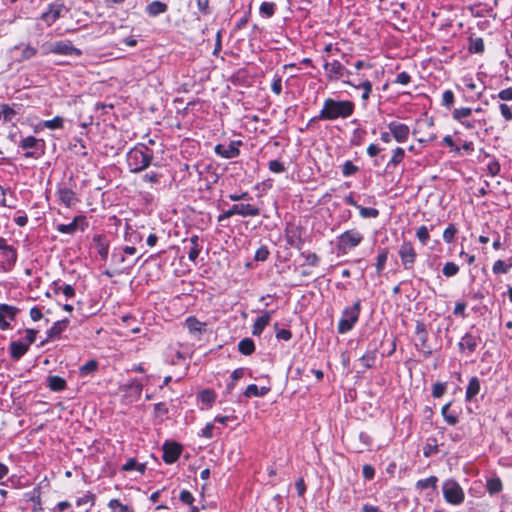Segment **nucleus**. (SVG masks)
I'll use <instances>...</instances> for the list:
<instances>
[{
  "label": "nucleus",
  "mask_w": 512,
  "mask_h": 512,
  "mask_svg": "<svg viewBox=\"0 0 512 512\" xmlns=\"http://www.w3.org/2000/svg\"><path fill=\"white\" fill-rule=\"evenodd\" d=\"M354 112V103L347 100H336L326 98L324 105L317 116L319 120H335L338 118H347Z\"/></svg>",
  "instance_id": "nucleus-1"
},
{
  "label": "nucleus",
  "mask_w": 512,
  "mask_h": 512,
  "mask_svg": "<svg viewBox=\"0 0 512 512\" xmlns=\"http://www.w3.org/2000/svg\"><path fill=\"white\" fill-rule=\"evenodd\" d=\"M154 158L153 151L145 143H139L126 156L130 172L140 173L145 170Z\"/></svg>",
  "instance_id": "nucleus-2"
},
{
  "label": "nucleus",
  "mask_w": 512,
  "mask_h": 512,
  "mask_svg": "<svg viewBox=\"0 0 512 512\" xmlns=\"http://www.w3.org/2000/svg\"><path fill=\"white\" fill-rule=\"evenodd\" d=\"M360 311H361V300L360 299L356 300L352 306L346 307L342 311V316H341L338 326H337L338 333L345 334V333L349 332L350 330H352V328L354 327V325L357 323V321L359 319Z\"/></svg>",
  "instance_id": "nucleus-3"
},
{
  "label": "nucleus",
  "mask_w": 512,
  "mask_h": 512,
  "mask_svg": "<svg viewBox=\"0 0 512 512\" xmlns=\"http://www.w3.org/2000/svg\"><path fill=\"white\" fill-rule=\"evenodd\" d=\"M18 146L25 151V158L39 159L45 154V141L34 136L22 138Z\"/></svg>",
  "instance_id": "nucleus-4"
},
{
  "label": "nucleus",
  "mask_w": 512,
  "mask_h": 512,
  "mask_svg": "<svg viewBox=\"0 0 512 512\" xmlns=\"http://www.w3.org/2000/svg\"><path fill=\"white\" fill-rule=\"evenodd\" d=\"M444 499L452 505H460L465 499V494L458 482L448 479L442 486Z\"/></svg>",
  "instance_id": "nucleus-5"
},
{
  "label": "nucleus",
  "mask_w": 512,
  "mask_h": 512,
  "mask_svg": "<svg viewBox=\"0 0 512 512\" xmlns=\"http://www.w3.org/2000/svg\"><path fill=\"white\" fill-rule=\"evenodd\" d=\"M363 240V235L355 230H347L338 236L337 250L346 254L351 249L357 247Z\"/></svg>",
  "instance_id": "nucleus-6"
},
{
  "label": "nucleus",
  "mask_w": 512,
  "mask_h": 512,
  "mask_svg": "<svg viewBox=\"0 0 512 512\" xmlns=\"http://www.w3.org/2000/svg\"><path fill=\"white\" fill-rule=\"evenodd\" d=\"M415 334L418 340V343L415 344L416 348L423 353L425 358H429L433 354V350L428 343V332L423 322L417 321Z\"/></svg>",
  "instance_id": "nucleus-7"
},
{
  "label": "nucleus",
  "mask_w": 512,
  "mask_h": 512,
  "mask_svg": "<svg viewBox=\"0 0 512 512\" xmlns=\"http://www.w3.org/2000/svg\"><path fill=\"white\" fill-rule=\"evenodd\" d=\"M68 12V8L61 2H54L49 5L48 9L41 14V19L51 26L60 17H63Z\"/></svg>",
  "instance_id": "nucleus-8"
},
{
  "label": "nucleus",
  "mask_w": 512,
  "mask_h": 512,
  "mask_svg": "<svg viewBox=\"0 0 512 512\" xmlns=\"http://www.w3.org/2000/svg\"><path fill=\"white\" fill-rule=\"evenodd\" d=\"M399 256L404 269L411 270L414 267L417 253L409 241H404L399 248Z\"/></svg>",
  "instance_id": "nucleus-9"
},
{
  "label": "nucleus",
  "mask_w": 512,
  "mask_h": 512,
  "mask_svg": "<svg viewBox=\"0 0 512 512\" xmlns=\"http://www.w3.org/2000/svg\"><path fill=\"white\" fill-rule=\"evenodd\" d=\"M481 342L482 339L480 335L474 334L472 331H469L464 334V336L458 343L459 351H468L469 354H472L476 351L477 347L481 344Z\"/></svg>",
  "instance_id": "nucleus-10"
},
{
  "label": "nucleus",
  "mask_w": 512,
  "mask_h": 512,
  "mask_svg": "<svg viewBox=\"0 0 512 512\" xmlns=\"http://www.w3.org/2000/svg\"><path fill=\"white\" fill-rule=\"evenodd\" d=\"M242 145V141L233 140L228 146L223 144H217L214 148L215 153L225 159L236 158L240 155L239 146Z\"/></svg>",
  "instance_id": "nucleus-11"
},
{
  "label": "nucleus",
  "mask_w": 512,
  "mask_h": 512,
  "mask_svg": "<svg viewBox=\"0 0 512 512\" xmlns=\"http://www.w3.org/2000/svg\"><path fill=\"white\" fill-rule=\"evenodd\" d=\"M88 227L86 217L83 215L76 216L69 224H58L56 230L64 234H74L78 229L84 231Z\"/></svg>",
  "instance_id": "nucleus-12"
},
{
  "label": "nucleus",
  "mask_w": 512,
  "mask_h": 512,
  "mask_svg": "<svg viewBox=\"0 0 512 512\" xmlns=\"http://www.w3.org/2000/svg\"><path fill=\"white\" fill-rule=\"evenodd\" d=\"M48 53L59 55H80V49L74 47L70 41H58L48 45Z\"/></svg>",
  "instance_id": "nucleus-13"
},
{
  "label": "nucleus",
  "mask_w": 512,
  "mask_h": 512,
  "mask_svg": "<svg viewBox=\"0 0 512 512\" xmlns=\"http://www.w3.org/2000/svg\"><path fill=\"white\" fill-rule=\"evenodd\" d=\"M182 452V446L176 442L166 441L163 444V460L167 464H172L177 461Z\"/></svg>",
  "instance_id": "nucleus-14"
},
{
  "label": "nucleus",
  "mask_w": 512,
  "mask_h": 512,
  "mask_svg": "<svg viewBox=\"0 0 512 512\" xmlns=\"http://www.w3.org/2000/svg\"><path fill=\"white\" fill-rule=\"evenodd\" d=\"M388 128L392 137L399 143L405 142L409 137L410 129L406 124L390 122Z\"/></svg>",
  "instance_id": "nucleus-15"
},
{
  "label": "nucleus",
  "mask_w": 512,
  "mask_h": 512,
  "mask_svg": "<svg viewBox=\"0 0 512 512\" xmlns=\"http://www.w3.org/2000/svg\"><path fill=\"white\" fill-rule=\"evenodd\" d=\"M286 242L293 248L301 250L304 244V240L301 237V231L299 227H293L286 229L285 233Z\"/></svg>",
  "instance_id": "nucleus-16"
},
{
  "label": "nucleus",
  "mask_w": 512,
  "mask_h": 512,
  "mask_svg": "<svg viewBox=\"0 0 512 512\" xmlns=\"http://www.w3.org/2000/svg\"><path fill=\"white\" fill-rule=\"evenodd\" d=\"M57 196L60 202L66 207H71L78 202L75 192L72 189L64 186L58 187Z\"/></svg>",
  "instance_id": "nucleus-17"
},
{
  "label": "nucleus",
  "mask_w": 512,
  "mask_h": 512,
  "mask_svg": "<svg viewBox=\"0 0 512 512\" xmlns=\"http://www.w3.org/2000/svg\"><path fill=\"white\" fill-rule=\"evenodd\" d=\"M231 210L234 215H240L243 217L247 216H257L260 214V209L256 206H253L251 204H233L231 206Z\"/></svg>",
  "instance_id": "nucleus-18"
},
{
  "label": "nucleus",
  "mask_w": 512,
  "mask_h": 512,
  "mask_svg": "<svg viewBox=\"0 0 512 512\" xmlns=\"http://www.w3.org/2000/svg\"><path fill=\"white\" fill-rule=\"evenodd\" d=\"M272 311H265L261 316L256 318L253 327L252 335L260 336L265 327L270 323Z\"/></svg>",
  "instance_id": "nucleus-19"
},
{
  "label": "nucleus",
  "mask_w": 512,
  "mask_h": 512,
  "mask_svg": "<svg viewBox=\"0 0 512 512\" xmlns=\"http://www.w3.org/2000/svg\"><path fill=\"white\" fill-rule=\"evenodd\" d=\"M28 350V344H25L23 341H12L9 345L10 357L14 361H18Z\"/></svg>",
  "instance_id": "nucleus-20"
},
{
  "label": "nucleus",
  "mask_w": 512,
  "mask_h": 512,
  "mask_svg": "<svg viewBox=\"0 0 512 512\" xmlns=\"http://www.w3.org/2000/svg\"><path fill=\"white\" fill-rule=\"evenodd\" d=\"M69 325V319L57 321L53 326L47 330V340L57 339L61 336L62 332L66 330Z\"/></svg>",
  "instance_id": "nucleus-21"
},
{
  "label": "nucleus",
  "mask_w": 512,
  "mask_h": 512,
  "mask_svg": "<svg viewBox=\"0 0 512 512\" xmlns=\"http://www.w3.org/2000/svg\"><path fill=\"white\" fill-rule=\"evenodd\" d=\"M93 242L96 245V249L101 259L106 261L109 253V243L106 240L104 235H95L93 237Z\"/></svg>",
  "instance_id": "nucleus-22"
},
{
  "label": "nucleus",
  "mask_w": 512,
  "mask_h": 512,
  "mask_svg": "<svg viewBox=\"0 0 512 512\" xmlns=\"http://www.w3.org/2000/svg\"><path fill=\"white\" fill-rule=\"evenodd\" d=\"M325 70L328 73L330 77L334 78H341L344 75L345 68L342 66V64L334 60L332 62H328L325 64Z\"/></svg>",
  "instance_id": "nucleus-23"
},
{
  "label": "nucleus",
  "mask_w": 512,
  "mask_h": 512,
  "mask_svg": "<svg viewBox=\"0 0 512 512\" xmlns=\"http://www.w3.org/2000/svg\"><path fill=\"white\" fill-rule=\"evenodd\" d=\"M271 388L268 386H263L259 388L256 384H250L247 386L244 391V396L247 398L251 397H263L270 392Z\"/></svg>",
  "instance_id": "nucleus-24"
},
{
  "label": "nucleus",
  "mask_w": 512,
  "mask_h": 512,
  "mask_svg": "<svg viewBox=\"0 0 512 512\" xmlns=\"http://www.w3.org/2000/svg\"><path fill=\"white\" fill-rule=\"evenodd\" d=\"M480 391V381L476 376L470 378L466 388L465 399L470 402Z\"/></svg>",
  "instance_id": "nucleus-25"
},
{
  "label": "nucleus",
  "mask_w": 512,
  "mask_h": 512,
  "mask_svg": "<svg viewBox=\"0 0 512 512\" xmlns=\"http://www.w3.org/2000/svg\"><path fill=\"white\" fill-rule=\"evenodd\" d=\"M185 323H186V326H187L189 332L192 334H196V333L202 334L205 331L206 323L199 321L194 316H189L186 319Z\"/></svg>",
  "instance_id": "nucleus-26"
},
{
  "label": "nucleus",
  "mask_w": 512,
  "mask_h": 512,
  "mask_svg": "<svg viewBox=\"0 0 512 512\" xmlns=\"http://www.w3.org/2000/svg\"><path fill=\"white\" fill-rule=\"evenodd\" d=\"M189 243L190 248L188 252V258L190 261L195 262L202 249V246L199 244V237L197 235L191 236L189 239Z\"/></svg>",
  "instance_id": "nucleus-27"
},
{
  "label": "nucleus",
  "mask_w": 512,
  "mask_h": 512,
  "mask_svg": "<svg viewBox=\"0 0 512 512\" xmlns=\"http://www.w3.org/2000/svg\"><path fill=\"white\" fill-rule=\"evenodd\" d=\"M47 385L50 388V390L59 392L64 390L67 384L64 378L57 375H53L47 378Z\"/></svg>",
  "instance_id": "nucleus-28"
},
{
  "label": "nucleus",
  "mask_w": 512,
  "mask_h": 512,
  "mask_svg": "<svg viewBox=\"0 0 512 512\" xmlns=\"http://www.w3.org/2000/svg\"><path fill=\"white\" fill-rule=\"evenodd\" d=\"M473 112L472 107H462V108H456L453 111V118L457 121H461L463 125L466 127H472L470 123H466L463 121L464 118L469 117Z\"/></svg>",
  "instance_id": "nucleus-29"
},
{
  "label": "nucleus",
  "mask_w": 512,
  "mask_h": 512,
  "mask_svg": "<svg viewBox=\"0 0 512 512\" xmlns=\"http://www.w3.org/2000/svg\"><path fill=\"white\" fill-rule=\"evenodd\" d=\"M21 107L17 109L14 107H10L8 104L1 105V113L3 114L4 122H12L17 114L20 113Z\"/></svg>",
  "instance_id": "nucleus-30"
},
{
  "label": "nucleus",
  "mask_w": 512,
  "mask_h": 512,
  "mask_svg": "<svg viewBox=\"0 0 512 512\" xmlns=\"http://www.w3.org/2000/svg\"><path fill=\"white\" fill-rule=\"evenodd\" d=\"M238 350L243 355H251L255 351V344L251 338H244L238 343Z\"/></svg>",
  "instance_id": "nucleus-31"
},
{
  "label": "nucleus",
  "mask_w": 512,
  "mask_h": 512,
  "mask_svg": "<svg viewBox=\"0 0 512 512\" xmlns=\"http://www.w3.org/2000/svg\"><path fill=\"white\" fill-rule=\"evenodd\" d=\"M486 489L490 495L498 494L503 489V484L500 478H490L487 480Z\"/></svg>",
  "instance_id": "nucleus-32"
},
{
  "label": "nucleus",
  "mask_w": 512,
  "mask_h": 512,
  "mask_svg": "<svg viewBox=\"0 0 512 512\" xmlns=\"http://www.w3.org/2000/svg\"><path fill=\"white\" fill-rule=\"evenodd\" d=\"M19 312V309L15 306H11L8 304H0V317L4 319L9 318L10 320H14Z\"/></svg>",
  "instance_id": "nucleus-33"
},
{
  "label": "nucleus",
  "mask_w": 512,
  "mask_h": 512,
  "mask_svg": "<svg viewBox=\"0 0 512 512\" xmlns=\"http://www.w3.org/2000/svg\"><path fill=\"white\" fill-rule=\"evenodd\" d=\"M388 258V249L387 248H379L378 255L376 259V272L381 274L385 269L386 261Z\"/></svg>",
  "instance_id": "nucleus-34"
},
{
  "label": "nucleus",
  "mask_w": 512,
  "mask_h": 512,
  "mask_svg": "<svg viewBox=\"0 0 512 512\" xmlns=\"http://www.w3.org/2000/svg\"><path fill=\"white\" fill-rule=\"evenodd\" d=\"M167 10V5L160 1H153L147 6V12L150 16H157Z\"/></svg>",
  "instance_id": "nucleus-35"
},
{
  "label": "nucleus",
  "mask_w": 512,
  "mask_h": 512,
  "mask_svg": "<svg viewBox=\"0 0 512 512\" xmlns=\"http://www.w3.org/2000/svg\"><path fill=\"white\" fill-rule=\"evenodd\" d=\"M95 500H96V495L91 492H87L84 496L79 497L77 499L76 505L78 507L88 505V508L86 509V511H89L95 505Z\"/></svg>",
  "instance_id": "nucleus-36"
},
{
  "label": "nucleus",
  "mask_w": 512,
  "mask_h": 512,
  "mask_svg": "<svg viewBox=\"0 0 512 512\" xmlns=\"http://www.w3.org/2000/svg\"><path fill=\"white\" fill-rule=\"evenodd\" d=\"M197 104H198L197 101H190V102L186 103V106H184V102H183L182 98H174V100H173V106H174L175 110L178 113L182 112L184 115L188 113V110L190 107H194Z\"/></svg>",
  "instance_id": "nucleus-37"
},
{
  "label": "nucleus",
  "mask_w": 512,
  "mask_h": 512,
  "mask_svg": "<svg viewBox=\"0 0 512 512\" xmlns=\"http://www.w3.org/2000/svg\"><path fill=\"white\" fill-rule=\"evenodd\" d=\"M64 119L60 116H56L51 120H45L41 123V126L47 129L55 130L63 128Z\"/></svg>",
  "instance_id": "nucleus-38"
},
{
  "label": "nucleus",
  "mask_w": 512,
  "mask_h": 512,
  "mask_svg": "<svg viewBox=\"0 0 512 512\" xmlns=\"http://www.w3.org/2000/svg\"><path fill=\"white\" fill-rule=\"evenodd\" d=\"M216 395L213 390L205 389L198 394V399L208 406H211L215 401Z\"/></svg>",
  "instance_id": "nucleus-39"
},
{
  "label": "nucleus",
  "mask_w": 512,
  "mask_h": 512,
  "mask_svg": "<svg viewBox=\"0 0 512 512\" xmlns=\"http://www.w3.org/2000/svg\"><path fill=\"white\" fill-rule=\"evenodd\" d=\"M512 267V263H506L503 260H497L492 266L494 274H506Z\"/></svg>",
  "instance_id": "nucleus-40"
},
{
  "label": "nucleus",
  "mask_w": 512,
  "mask_h": 512,
  "mask_svg": "<svg viewBox=\"0 0 512 512\" xmlns=\"http://www.w3.org/2000/svg\"><path fill=\"white\" fill-rule=\"evenodd\" d=\"M376 361V350L368 351L361 358L360 362L365 368H372Z\"/></svg>",
  "instance_id": "nucleus-41"
},
{
  "label": "nucleus",
  "mask_w": 512,
  "mask_h": 512,
  "mask_svg": "<svg viewBox=\"0 0 512 512\" xmlns=\"http://www.w3.org/2000/svg\"><path fill=\"white\" fill-rule=\"evenodd\" d=\"M437 482L438 478L436 476H430L426 479H421L417 481L416 488L421 490L427 489L429 487L436 488Z\"/></svg>",
  "instance_id": "nucleus-42"
},
{
  "label": "nucleus",
  "mask_w": 512,
  "mask_h": 512,
  "mask_svg": "<svg viewBox=\"0 0 512 512\" xmlns=\"http://www.w3.org/2000/svg\"><path fill=\"white\" fill-rule=\"evenodd\" d=\"M111 512H133L127 505L122 504L118 499H111L108 503Z\"/></svg>",
  "instance_id": "nucleus-43"
},
{
  "label": "nucleus",
  "mask_w": 512,
  "mask_h": 512,
  "mask_svg": "<svg viewBox=\"0 0 512 512\" xmlns=\"http://www.w3.org/2000/svg\"><path fill=\"white\" fill-rule=\"evenodd\" d=\"M404 156H405L404 149L401 147H397L393 151V155H392L390 161L388 162L387 167H389L390 165L397 166L398 164H400L403 161Z\"/></svg>",
  "instance_id": "nucleus-44"
},
{
  "label": "nucleus",
  "mask_w": 512,
  "mask_h": 512,
  "mask_svg": "<svg viewBox=\"0 0 512 512\" xmlns=\"http://www.w3.org/2000/svg\"><path fill=\"white\" fill-rule=\"evenodd\" d=\"M301 257L305 259L306 265L316 267L319 265L320 258L319 256L314 252H301Z\"/></svg>",
  "instance_id": "nucleus-45"
},
{
  "label": "nucleus",
  "mask_w": 512,
  "mask_h": 512,
  "mask_svg": "<svg viewBox=\"0 0 512 512\" xmlns=\"http://www.w3.org/2000/svg\"><path fill=\"white\" fill-rule=\"evenodd\" d=\"M450 405L451 403L445 404L441 409V414L448 424L455 425L458 423V417L457 415L448 412Z\"/></svg>",
  "instance_id": "nucleus-46"
},
{
  "label": "nucleus",
  "mask_w": 512,
  "mask_h": 512,
  "mask_svg": "<svg viewBox=\"0 0 512 512\" xmlns=\"http://www.w3.org/2000/svg\"><path fill=\"white\" fill-rule=\"evenodd\" d=\"M124 471H131L133 469H137L141 473L145 472V464H138L136 459L130 458L122 467Z\"/></svg>",
  "instance_id": "nucleus-47"
},
{
  "label": "nucleus",
  "mask_w": 512,
  "mask_h": 512,
  "mask_svg": "<svg viewBox=\"0 0 512 512\" xmlns=\"http://www.w3.org/2000/svg\"><path fill=\"white\" fill-rule=\"evenodd\" d=\"M469 51L471 53H482L484 51V42L482 38L470 39Z\"/></svg>",
  "instance_id": "nucleus-48"
},
{
  "label": "nucleus",
  "mask_w": 512,
  "mask_h": 512,
  "mask_svg": "<svg viewBox=\"0 0 512 512\" xmlns=\"http://www.w3.org/2000/svg\"><path fill=\"white\" fill-rule=\"evenodd\" d=\"M442 272L446 277H453L459 272V266L454 262H447L444 264Z\"/></svg>",
  "instance_id": "nucleus-49"
},
{
  "label": "nucleus",
  "mask_w": 512,
  "mask_h": 512,
  "mask_svg": "<svg viewBox=\"0 0 512 512\" xmlns=\"http://www.w3.org/2000/svg\"><path fill=\"white\" fill-rule=\"evenodd\" d=\"M457 232L458 230L456 226L454 224H449L443 232V240L446 243H452Z\"/></svg>",
  "instance_id": "nucleus-50"
},
{
  "label": "nucleus",
  "mask_w": 512,
  "mask_h": 512,
  "mask_svg": "<svg viewBox=\"0 0 512 512\" xmlns=\"http://www.w3.org/2000/svg\"><path fill=\"white\" fill-rule=\"evenodd\" d=\"M358 210L362 218H376L379 215V210L376 208L363 207L360 205L358 206Z\"/></svg>",
  "instance_id": "nucleus-51"
},
{
  "label": "nucleus",
  "mask_w": 512,
  "mask_h": 512,
  "mask_svg": "<svg viewBox=\"0 0 512 512\" xmlns=\"http://www.w3.org/2000/svg\"><path fill=\"white\" fill-rule=\"evenodd\" d=\"M97 368H98V362L94 359H91L80 367V374L81 375L90 374V373L96 371Z\"/></svg>",
  "instance_id": "nucleus-52"
},
{
  "label": "nucleus",
  "mask_w": 512,
  "mask_h": 512,
  "mask_svg": "<svg viewBox=\"0 0 512 512\" xmlns=\"http://www.w3.org/2000/svg\"><path fill=\"white\" fill-rule=\"evenodd\" d=\"M447 390V383L445 382H436L432 387V396L434 398L442 397Z\"/></svg>",
  "instance_id": "nucleus-53"
},
{
  "label": "nucleus",
  "mask_w": 512,
  "mask_h": 512,
  "mask_svg": "<svg viewBox=\"0 0 512 512\" xmlns=\"http://www.w3.org/2000/svg\"><path fill=\"white\" fill-rule=\"evenodd\" d=\"M162 178V174L156 172V171H150V172H147L145 173L143 176H142V180L144 182H147V183H150V184H157L160 182Z\"/></svg>",
  "instance_id": "nucleus-54"
},
{
  "label": "nucleus",
  "mask_w": 512,
  "mask_h": 512,
  "mask_svg": "<svg viewBox=\"0 0 512 512\" xmlns=\"http://www.w3.org/2000/svg\"><path fill=\"white\" fill-rule=\"evenodd\" d=\"M416 236L423 245H426L430 239L428 228L424 225L420 226L416 231Z\"/></svg>",
  "instance_id": "nucleus-55"
},
{
  "label": "nucleus",
  "mask_w": 512,
  "mask_h": 512,
  "mask_svg": "<svg viewBox=\"0 0 512 512\" xmlns=\"http://www.w3.org/2000/svg\"><path fill=\"white\" fill-rule=\"evenodd\" d=\"M94 116L85 113V111L81 110L78 116V122L81 127L86 128L93 124Z\"/></svg>",
  "instance_id": "nucleus-56"
},
{
  "label": "nucleus",
  "mask_w": 512,
  "mask_h": 512,
  "mask_svg": "<svg viewBox=\"0 0 512 512\" xmlns=\"http://www.w3.org/2000/svg\"><path fill=\"white\" fill-rule=\"evenodd\" d=\"M269 255L270 252L268 247L263 245L256 250L254 260L264 262L268 259Z\"/></svg>",
  "instance_id": "nucleus-57"
},
{
  "label": "nucleus",
  "mask_w": 512,
  "mask_h": 512,
  "mask_svg": "<svg viewBox=\"0 0 512 512\" xmlns=\"http://www.w3.org/2000/svg\"><path fill=\"white\" fill-rule=\"evenodd\" d=\"M37 54V49L33 46L27 45L24 47L21 53L20 61L28 60L34 57Z\"/></svg>",
  "instance_id": "nucleus-58"
},
{
  "label": "nucleus",
  "mask_w": 512,
  "mask_h": 512,
  "mask_svg": "<svg viewBox=\"0 0 512 512\" xmlns=\"http://www.w3.org/2000/svg\"><path fill=\"white\" fill-rule=\"evenodd\" d=\"M179 500L185 505L192 506V504L195 501V498L192 495V493L189 492L188 490H182L179 494Z\"/></svg>",
  "instance_id": "nucleus-59"
},
{
  "label": "nucleus",
  "mask_w": 512,
  "mask_h": 512,
  "mask_svg": "<svg viewBox=\"0 0 512 512\" xmlns=\"http://www.w3.org/2000/svg\"><path fill=\"white\" fill-rule=\"evenodd\" d=\"M358 171V167L355 166L350 160H347L342 166V173L344 176H351Z\"/></svg>",
  "instance_id": "nucleus-60"
},
{
  "label": "nucleus",
  "mask_w": 512,
  "mask_h": 512,
  "mask_svg": "<svg viewBox=\"0 0 512 512\" xmlns=\"http://www.w3.org/2000/svg\"><path fill=\"white\" fill-rule=\"evenodd\" d=\"M275 4L270 2H263L260 6V12L267 17H271L274 14Z\"/></svg>",
  "instance_id": "nucleus-61"
},
{
  "label": "nucleus",
  "mask_w": 512,
  "mask_h": 512,
  "mask_svg": "<svg viewBox=\"0 0 512 512\" xmlns=\"http://www.w3.org/2000/svg\"><path fill=\"white\" fill-rule=\"evenodd\" d=\"M269 170L273 173H282L285 171V166L278 160H271L269 162Z\"/></svg>",
  "instance_id": "nucleus-62"
},
{
  "label": "nucleus",
  "mask_w": 512,
  "mask_h": 512,
  "mask_svg": "<svg viewBox=\"0 0 512 512\" xmlns=\"http://www.w3.org/2000/svg\"><path fill=\"white\" fill-rule=\"evenodd\" d=\"M4 256L9 264H15L17 261V250L12 246L4 253Z\"/></svg>",
  "instance_id": "nucleus-63"
},
{
  "label": "nucleus",
  "mask_w": 512,
  "mask_h": 512,
  "mask_svg": "<svg viewBox=\"0 0 512 512\" xmlns=\"http://www.w3.org/2000/svg\"><path fill=\"white\" fill-rule=\"evenodd\" d=\"M500 111H501L502 116L506 120L512 119V104L511 105L505 104V103L500 104Z\"/></svg>",
  "instance_id": "nucleus-64"
}]
</instances>
